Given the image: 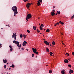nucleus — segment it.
Masks as SVG:
<instances>
[{"instance_id":"51","label":"nucleus","mask_w":74,"mask_h":74,"mask_svg":"<svg viewBox=\"0 0 74 74\" xmlns=\"http://www.w3.org/2000/svg\"><path fill=\"white\" fill-rule=\"evenodd\" d=\"M55 8V6H53V8Z\"/></svg>"},{"instance_id":"38","label":"nucleus","mask_w":74,"mask_h":74,"mask_svg":"<svg viewBox=\"0 0 74 74\" xmlns=\"http://www.w3.org/2000/svg\"><path fill=\"white\" fill-rule=\"evenodd\" d=\"M39 1L40 2V3H42V0H39Z\"/></svg>"},{"instance_id":"22","label":"nucleus","mask_w":74,"mask_h":74,"mask_svg":"<svg viewBox=\"0 0 74 74\" xmlns=\"http://www.w3.org/2000/svg\"><path fill=\"white\" fill-rule=\"evenodd\" d=\"M68 67H70V68H71V64H69L68 65Z\"/></svg>"},{"instance_id":"61","label":"nucleus","mask_w":74,"mask_h":74,"mask_svg":"<svg viewBox=\"0 0 74 74\" xmlns=\"http://www.w3.org/2000/svg\"><path fill=\"white\" fill-rule=\"evenodd\" d=\"M52 54H53V53H52Z\"/></svg>"},{"instance_id":"1","label":"nucleus","mask_w":74,"mask_h":74,"mask_svg":"<svg viewBox=\"0 0 74 74\" xmlns=\"http://www.w3.org/2000/svg\"><path fill=\"white\" fill-rule=\"evenodd\" d=\"M12 10L13 11L14 14H17L18 12L17 11V7L16 6H14L12 8Z\"/></svg>"},{"instance_id":"56","label":"nucleus","mask_w":74,"mask_h":74,"mask_svg":"<svg viewBox=\"0 0 74 74\" xmlns=\"http://www.w3.org/2000/svg\"><path fill=\"white\" fill-rule=\"evenodd\" d=\"M38 19H40V18L39 17H38Z\"/></svg>"},{"instance_id":"29","label":"nucleus","mask_w":74,"mask_h":74,"mask_svg":"<svg viewBox=\"0 0 74 74\" xmlns=\"http://www.w3.org/2000/svg\"><path fill=\"white\" fill-rule=\"evenodd\" d=\"M40 30H42V28L41 27V26H40Z\"/></svg>"},{"instance_id":"21","label":"nucleus","mask_w":74,"mask_h":74,"mask_svg":"<svg viewBox=\"0 0 74 74\" xmlns=\"http://www.w3.org/2000/svg\"><path fill=\"white\" fill-rule=\"evenodd\" d=\"M52 44L53 45H55V41H53L52 42Z\"/></svg>"},{"instance_id":"39","label":"nucleus","mask_w":74,"mask_h":74,"mask_svg":"<svg viewBox=\"0 0 74 74\" xmlns=\"http://www.w3.org/2000/svg\"><path fill=\"white\" fill-rule=\"evenodd\" d=\"M40 31H39L38 30V29L37 30V33H40Z\"/></svg>"},{"instance_id":"4","label":"nucleus","mask_w":74,"mask_h":74,"mask_svg":"<svg viewBox=\"0 0 74 74\" xmlns=\"http://www.w3.org/2000/svg\"><path fill=\"white\" fill-rule=\"evenodd\" d=\"M27 44V42H26L25 41L23 43V46H25L26 45V44Z\"/></svg>"},{"instance_id":"28","label":"nucleus","mask_w":74,"mask_h":74,"mask_svg":"<svg viewBox=\"0 0 74 74\" xmlns=\"http://www.w3.org/2000/svg\"><path fill=\"white\" fill-rule=\"evenodd\" d=\"M13 43H14V44H16V41L15 40H14L13 42Z\"/></svg>"},{"instance_id":"9","label":"nucleus","mask_w":74,"mask_h":74,"mask_svg":"<svg viewBox=\"0 0 74 74\" xmlns=\"http://www.w3.org/2000/svg\"><path fill=\"white\" fill-rule=\"evenodd\" d=\"M44 42L46 45H49V44L48 42H47V41L46 40L44 41Z\"/></svg>"},{"instance_id":"52","label":"nucleus","mask_w":74,"mask_h":74,"mask_svg":"<svg viewBox=\"0 0 74 74\" xmlns=\"http://www.w3.org/2000/svg\"><path fill=\"white\" fill-rule=\"evenodd\" d=\"M16 14H14V16H16Z\"/></svg>"},{"instance_id":"46","label":"nucleus","mask_w":74,"mask_h":74,"mask_svg":"<svg viewBox=\"0 0 74 74\" xmlns=\"http://www.w3.org/2000/svg\"><path fill=\"white\" fill-rule=\"evenodd\" d=\"M1 45H2L1 44H0V48H1Z\"/></svg>"},{"instance_id":"12","label":"nucleus","mask_w":74,"mask_h":74,"mask_svg":"<svg viewBox=\"0 0 74 74\" xmlns=\"http://www.w3.org/2000/svg\"><path fill=\"white\" fill-rule=\"evenodd\" d=\"M3 63H7V60L5 59L4 60V59L3 60Z\"/></svg>"},{"instance_id":"18","label":"nucleus","mask_w":74,"mask_h":74,"mask_svg":"<svg viewBox=\"0 0 74 74\" xmlns=\"http://www.w3.org/2000/svg\"><path fill=\"white\" fill-rule=\"evenodd\" d=\"M50 31V30L49 29H47V30H46V32H47V33H49Z\"/></svg>"},{"instance_id":"14","label":"nucleus","mask_w":74,"mask_h":74,"mask_svg":"<svg viewBox=\"0 0 74 74\" xmlns=\"http://www.w3.org/2000/svg\"><path fill=\"white\" fill-rule=\"evenodd\" d=\"M46 51L47 52H48L49 51V50L48 48H47V47H46Z\"/></svg>"},{"instance_id":"58","label":"nucleus","mask_w":74,"mask_h":74,"mask_svg":"<svg viewBox=\"0 0 74 74\" xmlns=\"http://www.w3.org/2000/svg\"><path fill=\"white\" fill-rule=\"evenodd\" d=\"M61 34L62 35H63V34L61 33Z\"/></svg>"},{"instance_id":"37","label":"nucleus","mask_w":74,"mask_h":74,"mask_svg":"<svg viewBox=\"0 0 74 74\" xmlns=\"http://www.w3.org/2000/svg\"><path fill=\"white\" fill-rule=\"evenodd\" d=\"M6 67H7V65H5L4 66V68H5V69H6Z\"/></svg>"},{"instance_id":"60","label":"nucleus","mask_w":74,"mask_h":74,"mask_svg":"<svg viewBox=\"0 0 74 74\" xmlns=\"http://www.w3.org/2000/svg\"><path fill=\"white\" fill-rule=\"evenodd\" d=\"M7 64H8V63H7Z\"/></svg>"},{"instance_id":"31","label":"nucleus","mask_w":74,"mask_h":74,"mask_svg":"<svg viewBox=\"0 0 74 74\" xmlns=\"http://www.w3.org/2000/svg\"><path fill=\"white\" fill-rule=\"evenodd\" d=\"M74 18V14L71 17V19H73V18Z\"/></svg>"},{"instance_id":"25","label":"nucleus","mask_w":74,"mask_h":74,"mask_svg":"<svg viewBox=\"0 0 74 74\" xmlns=\"http://www.w3.org/2000/svg\"><path fill=\"white\" fill-rule=\"evenodd\" d=\"M57 14H58V15H60V11H57Z\"/></svg>"},{"instance_id":"50","label":"nucleus","mask_w":74,"mask_h":74,"mask_svg":"<svg viewBox=\"0 0 74 74\" xmlns=\"http://www.w3.org/2000/svg\"><path fill=\"white\" fill-rule=\"evenodd\" d=\"M15 40H16V37H14Z\"/></svg>"},{"instance_id":"55","label":"nucleus","mask_w":74,"mask_h":74,"mask_svg":"<svg viewBox=\"0 0 74 74\" xmlns=\"http://www.w3.org/2000/svg\"><path fill=\"white\" fill-rule=\"evenodd\" d=\"M50 46H51V47L52 46V45H51V44H50Z\"/></svg>"},{"instance_id":"13","label":"nucleus","mask_w":74,"mask_h":74,"mask_svg":"<svg viewBox=\"0 0 74 74\" xmlns=\"http://www.w3.org/2000/svg\"><path fill=\"white\" fill-rule=\"evenodd\" d=\"M16 44L17 46H19V42L18 41H16Z\"/></svg>"},{"instance_id":"7","label":"nucleus","mask_w":74,"mask_h":74,"mask_svg":"<svg viewBox=\"0 0 74 74\" xmlns=\"http://www.w3.org/2000/svg\"><path fill=\"white\" fill-rule=\"evenodd\" d=\"M32 51L33 52H34V53H35V52H37V49H34V48H32Z\"/></svg>"},{"instance_id":"40","label":"nucleus","mask_w":74,"mask_h":74,"mask_svg":"<svg viewBox=\"0 0 74 74\" xmlns=\"http://www.w3.org/2000/svg\"><path fill=\"white\" fill-rule=\"evenodd\" d=\"M24 2H26L27 1H28V0H23Z\"/></svg>"},{"instance_id":"17","label":"nucleus","mask_w":74,"mask_h":74,"mask_svg":"<svg viewBox=\"0 0 74 74\" xmlns=\"http://www.w3.org/2000/svg\"><path fill=\"white\" fill-rule=\"evenodd\" d=\"M34 30H36V29H37V27H35V26H33V29H34Z\"/></svg>"},{"instance_id":"8","label":"nucleus","mask_w":74,"mask_h":74,"mask_svg":"<svg viewBox=\"0 0 74 74\" xmlns=\"http://www.w3.org/2000/svg\"><path fill=\"white\" fill-rule=\"evenodd\" d=\"M70 74H71V73H74V71L71 69H70L69 71Z\"/></svg>"},{"instance_id":"64","label":"nucleus","mask_w":74,"mask_h":74,"mask_svg":"<svg viewBox=\"0 0 74 74\" xmlns=\"http://www.w3.org/2000/svg\"><path fill=\"white\" fill-rule=\"evenodd\" d=\"M40 34H41V33H40Z\"/></svg>"},{"instance_id":"16","label":"nucleus","mask_w":74,"mask_h":74,"mask_svg":"<svg viewBox=\"0 0 74 74\" xmlns=\"http://www.w3.org/2000/svg\"><path fill=\"white\" fill-rule=\"evenodd\" d=\"M57 25H59V23L58 22L57 23H56L54 25V26H56Z\"/></svg>"},{"instance_id":"3","label":"nucleus","mask_w":74,"mask_h":74,"mask_svg":"<svg viewBox=\"0 0 74 74\" xmlns=\"http://www.w3.org/2000/svg\"><path fill=\"white\" fill-rule=\"evenodd\" d=\"M31 5V3H28L27 4L26 7L27 8H30V6Z\"/></svg>"},{"instance_id":"62","label":"nucleus","mask_w":74,"mask_h":74,"mask_svg":"<svg viewBox=\"0 0 74 74\" xmlns=\"http://www.w3.org/2000/svg\"><path fill=\"white\" fill-rule=\"evenodd\" d=\"M44 30H45V29H44Z\"/></svg>"},{"instance_id":"27","label":"nucleus","mask_w":74,"mask_h":74,"mask_svg":"<svg viewBox=\"0 0 74 74\" xmlns=\"http://www.w3.org/2000/svg\"><path fill=\"white\" fill-rule=\"evenodd\" d=\"M15 67V65L14 64H12V66H10V67H13V68H14Z\"/></svg>"},{"instance_id":"30","label":"nucleus","mask_w":74,"mask_h":74,"mask_svg":"<svg viewBox=\"0 0 74 74\" xmlns=\"http://www.w3.org/2000/svg\"><path fill=\"white\" fill-rule=\"evenodd\" d=\"M20 38H22V37H23V35H22V34H21L20 35Z\"/></svg>"},{"instance_id":"49","label":"nucleus","mask_w":74,"mask_h":74,"mask_svg":"<svg viewBox=\"0 0 74 74\" xmlns=\"http://www.w3.org/2000/svg\"><path fill=\"white\" fill-rule=\"evenodd\" d=\"M24 49H23V47L22 48H21V50L22 51V50H23Z\"/></svg>"},{"instance_id":"32","label":"nucleus","mask_w":74,"mask_h":74,"mask_svg":"<svg viewBox=\"0 0 74 74\" xmlns=\"http://www.w3.org/2000/svg\"><path fill=\"white\" fill-rule=\"evenodd\" d=\"M50 55H51V56H52V52H50Z\"/></svg>"},{"instance_id":"44","label":"nucleus","mask_w":74,"mask_h":74,"mask_svg":"<svg viewBox=\"0 0 74 74\" xmlns=\"http://www.w3.org/2000/svg\"><path fill=\"white\" fill-rule=\"evenodd\" d=\"M62 44L63 45H65V46L64 47H66V45H65V44H64V43H62Z\"/></svg>"},{"instance_id":"26","label":"nucleus","mask_w":74,"mask_h":74,"mask_svg":"<svg viewBox=\"0 0 74 74\" xmlns=\"http://www.w3.org/2000/svg\"><path fill=\"white\" fill-rule=\"evenodd\" d=\"M23 36L24 37V38H25L26 37V35H25V34H23Z\"/></svg>"},{"instance_id":"53","label":"nucleus","mask_w":74,"mask_h":74,"mask_svg":"<svg viewBox=\"0 0 74 74\" xmlns=\"http://www.w3.org/2000/svg\"><path fill=\"white\" fill-rule=\"evenodd\" d=\"M26 50H27V51H28V50L27 49H26Z\"/></svg>"},{"instance_id":"35","label":"nucleus","mask_w":74,"mask_h":74,"mask_svg":"<svg viewBox=\"0 0 74 74\" xmlns=\"http://www.w3.org/2000/svg\"><path fill=\"white\" fill-rule=\"evenodd\" d=\"M21 45H22L21 44H20L19 46L18 45V48H21Z\"/></svg>"},{"instance_id":"43","label":"nucleus","mask_w":74,"mask_h":74,"mask_svg":"<svg viewBox=\"0 0 74 74\" xmlns=\"http://www.w3.org/2000/svg\"><path fill=\"white\" fill-rule=\"evenodd\" d=\"M9 47L10 48H12V46H11V45H10L9 46Z\"/></svg>"},{"instance_id":"2","label":"nucleus","mask_w":74,"mask_h":74,"mask_svg":"<svg viewBox=\"0 0 74 74\" xmlns=\"http://www.w3.org/2000/svg\"><path fill=\"white\" fill-rule=\"evenodd\" d=\"M27 17L26 18V19L27 20L26 22H27L28 19H30L32 18V15L29 14L27 15Z\"/></svg>"},{"instance_id":"54","label":"nucleus","mask_w":74,"mask_h":74,"mask_svg":"<svg viewBox=\"0 0 74 74\" xmlns=\"http://www.w3.org/2000/svg\"><path fill=\"white\" fill-rule=\"evenodd\" d=\"M57 15V13H56V14H55V15Z\"/></svg>"},{"instance_id":"19","label":"nucleus","mask_w":74,"mask_h":74,"mask_svg":"<svg viewBox=\"0 0 74 74\" xmlns=\"http://www.w3.org/2000/svg\"><path fill=\"white\" fill-rule=\"evenodd\" d=\"M16 34V33H13V35L12 36V38H14V35H15Z\"/></svg>"},{"instance_id":"6","label":"nucleus","mask_w":74,"mask_h":74,"mask_svg":"<svg viewBox=\"0 0 74 74\" xmlns=\"http://www.w3.org/2000/svg\"><path fill=\"white\" fill-rule=\"evenodd\" d=\"M64 62V63H69V60H68L66 59H65Z\"/></svg>"},{"instance_id":"63","label":"nucleus","mask_w":74,"mask_h":74,"mask_svg":"<svg viewBox=\"0 0 74 74\" xmlns=\"http://www.w3.org/2000/svg\"><path fill=\"white\" fill-rule=\"evenodd\" d=\"M63 42V41H62V42Z\"/></svg>"},{"instance_id":"59","label":"nucleus","mask_w":74,"mask_h":74,"mask_svg":"<svg viewBox=\"0 0 74 74\" xmlns=\"http://www.w3.org/2000/svg\"><path fill=\"white\" fill-rule=\"evenodd\" d=\"M46 66H48V65H46Z\"/></svg>"},{"instance_id":"36","label":"nucleus","mask_w":74,"mask_h":74,"mask_svg":"<svg viewBox=\"0 0 74 74\" xmlns=\"http://www.w3.org/2000/svg\"><path fill=\"white\" fill-rule=\"evenodd\" d=\"M66 55H67V56H69L70 54L67 53L66 54Z\"/></svg>"},{"instance_id":"48","label":"nucleus","mask_w":74,"mask_h":74,"mask_svg":"<svg viewBox=\"0 0 74 74\" xmlns=\"http://www.w3.org/2000/svg\"><path fill=\"white\" fill-rule=\"evenodd\" d=\"M72 54H73V56H74V52H73L72 53Z\"/></svg>"},{"instance_id":"42","label":"nucleus","mask_w":74,"mask_h":74,"mask_svg":"<svg viewBox=\"0 0 74 74\" xmlns=\"http://www.w3.org/2000/svg\"><path fill=\"white\" fill-rule=\"evenodd\" d=\"M34 54H32V57H34Z\"/></svg>"},{"instance_id":"47","label":"nucleus","mask_w":74,"mask_h":74,"mask_svg":"<svg viewBox=\"0 0 74 74\" xmlns=\"http://www.w3.org/2000/svg\"><path fill=\"white\" fill-rule=\"evenodd\" d=\"M52 11H53V12H55V10H53Z\"/></svg>"},{"instance_id":"11","label":"nucleus","mask_w":74,"mask_h":74,"mask_svg":"<svg viewBox=\"0 0 74 74\" xmlns=\"http://www.w3.org/2000/svg\"><path fill=\"white\" fill-rule=\"evenodd\" d=\"M38 3H37V4L38 5V6H39V5H41V3L39 1H38Z\"/></svg>"},{"instance_id":"45","label":"nucleus","mask_w":74,"mask_h":74,"mask_svg":"<svg viewBox=\"0 0 74 74\" xmlns=\"http://www.w3.org/2000/svg\"><path fill=\"white\" fill-rule=\"evenodd\" d=\"M14 37H16V35L15 34V35H14Z\"/></svg>"},{"instance_id":"15","label":"nucleus","mask_w":74,"mask_h":74,"mask_svg":"<svg viewBox=\"0 0 74 74\" xmlns=\"http://www.w3.org/2000/svg\"><path fill=\"white\" fill-rule=\"evenodd\" d=\"M59 23L61 25H64V23H63L62 22H61V21H59Z\"/></svg>"},{"instance_id":"5","label":"nucleus","mask_w":74,"mask_h":74,"mask_svg":"<svg viewBox=\"0 0 74 74\" xmlns=\"http://www.w3.org/2000/svg\"><path fill=\"white\" fill-rule=\"evenodd\" d=\"M61 73L62 74H65V70L62 69L61 70Z\"/></svg>"},{"instance_id":"23","label":"nucleus","mask_w":74,"mask_h":74,"mask_svg":"<svg viewBox=\"0 0 74 74\" xmlns=\"http://www.w3.org/2000/svg\"><path fill=\"white\" fill-rule=\"evenodd\" d=\"M49 73L51 74L52 72V70H49Z\"/></svg>"},{"instance_id":"20","label":"nucleus","mask_w":74,"mask_h":74,"mask_svg":"<svg viewBox=\"0 0 74 74\" xmlns=\"http://www.w3.org/2000/svg\"><path fill=\"white\" fill-rule=\"evenodd\" d=\"M16 34V33H13V35L12 36V38H14V35H15Z\"/></svg>"},{"instance_id":"57","label":"nucleus","mask_w":74,"mask_h":74,"mask_svg":"<svg viewBox=\"0 0 74 74\" xmlns=\"http://www.w3.org/2000/svg\"><path fill=\"white\" fill-rule=\"evenodd\" d=\"M9 70H11V68H9Z\"/></svg>"},{"instance_id":"41","label":"nucleus","mask_w":74,"mask_h":74,"mask_svg":"<svg viewBox=\"0 0 74 74\" xmlns=\"http://www.w3.org/2000/svg\"><path fill=\"white\" fill-rule=\"evenodd\" d=\"M12 50H13L12 48H11L10 49V51H12Z\"/></svg>"},{"instance_id":"24","label":"nucleus","mask_w":74,"mask_h":74,"mask_svg":"<svg viewBox=\"0 0 74 74\" xmlns=\"http://www.w3.org/2000/svg\"><path fill=\"white\" fill-rule=\"evenodd\" d=\"M36 53V55H38V51L35 52V53Z\"/></svg>"},{"instance_id":"34","label":"nucleus","mask_w":74,"mask_h":74,"mask_svg":"<svg viewBox=\"0 0 74 74\" xmlns=\"http://www.w3.org/2000/svg\"><path fill=\"white\" fill-rule=\"evenodd\" d=\"M40 26H41V27H44V25L42 24Z\"/></svg>"},{"instance_id":"10","label":"nucleus","mask_w":74,"mask_h":74,"mask_svg":"<svg viewBox=\"0 0 74 74\" xmlns=\"http://www.w3.org/2000/svg\"><path fill=\"white\" fill-rule=\"evenodd\" d=\"M51 16H53V15H55V13H54V12H51Z\"/></svg>"},{"instance_id":"33","label":"nucleus","mask_w":74,"mask_h":74,"mask_svg":"<svg viewBox=\"0 0 74 74\" xmlns=\"http://www.w3.org/2000/svg\"><path fill=\"white\" fill-rule=\"evenodd\" d=\"M27 32L28 33H30V31L29 30L27 29Z\"/></svg>"}]
</instances>
